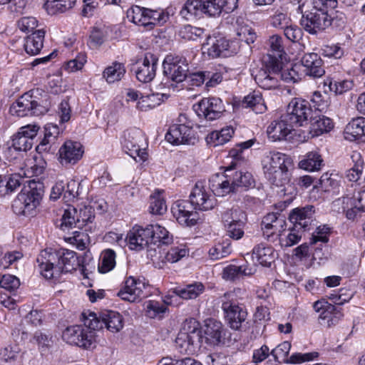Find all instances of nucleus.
Instances as JSON below:
<instances>
[{
  "instance_id": "obj_22",
  "label": "nucleus",
  "mask_w": 365,
  "mask_h": 365,
  "mask_svg": "<svg viewBox=\"0 0 365 365\" xmlns=\"http://www.w3.org/2000/svg\"><path fill=\"white\" fill-rule=\"evenodd\" d=\"M301 62L304 68V72L307 76L319 78L325 73L323 61L316 53H305Z\"/></svg>"
},
{
  "instance_id": "obj_24",
  "label": "nucleus",
  "mask_w": 365,
  "mask_h": 365,
  "mask_svg": "<svg viewBox=\"0 0 365 365\" xmlns=\"http://www.w3.org/2000/svg\"><path fill=\"white\" fill-rule=\"evenodd\" d=\"M351 159L353 165L346 171V178L349 181L356 182V185H361V187H364V163L361 153L357 151H354L351 155Z\"/></svg>"
},
{
  "instance_id": "obj_36",
  "label": "nucleus",
  "mask_w": 365,
  "mask_h": 365,
  "mask_svg": "<svg viewBox=\"0 0 365 365\" xmlns=\"http://www.w3.org/2000/svg\"><path fill=\"white\" fill-rule=\"evenodd\" d=\"M253 273L252 268H249L247 265L230 264L223 269L222 278L226 280L235 281L243 276H249Z\"/></svg>"
},
{
  "instance_id": "obj_57",
  "label": "nucleus",
  "mask_w": 365,
  "mask_h": 365,
  "mask_svg": "<svg viewBox=\"0 0 365 365\" xmlns=\"http://www.w3.org/2000/svg\"><path fill=\"white\" fill-rule=\"evenodd\" d=\"M236 34L238 43L239 41H244L247 44H250L255 42L256 39V34L253 29L247 25H239L236 29Z\"/></svg>"
},
{
  "instance_id": "obj_63",
  "label": "nucleus",
  "mask_w": 365,
  "mask_h": 365,
  "mask_svg": "<svg viewBox=\"0 0 365 365\" xmlns=\"http://www.w3.org/2000/svg\"><path fill=\"white\" fill-rule=\"evenodd\" d=\"M299 66L294 65L291 68H282L279 71V77L287 83L298 82L301 79V74L299 73Z\"/></svg>"
},
{
  "instance_id": "obj_41",
  "label": "nucleus",
  "mask_w": 365,
  "mask_h": 365,
  "mask_svg": "<svg viewBox=\"0 0 365 365\" xmlns=\"http://www.w3.org/2000/svg\"><path fill=\"white\" fill-rule=\"evenodd\" d=\"M182 18L190 20L202 14L201 0H187L180 11Z\"/></svg>"
},
{
  "instance_id": "obj_29",
  "label": "nucleus",
  "mask_w": 365,
  "mask_h": 365,
  "mask_svg": "<svg viewBox=\"0 0 365 365\" xmlns=\"http://www.w3.org/2000/svg\"><path fill=\"white\" fill-rule=\"evenodd\" d=\"M45 31L42 29L35 31L25 38L24 49L28 54L34 56L39 53L43 45Z\"/></svg>"
},
{
  "instance_id": "obj_28",
  "label": "nucleus",
  "mask_w": 365,
  "mask_h": 365,
  "mask_svg": "<svg viewBox=\"0 0 365 365\" xmlns=\"http://www.w3.org/2000/svg\"><path fill=\"white\" fill-rule=\"evenodd\" d=\"M59 134L60 129L56 125L52 123L46 125L43 138L36 146V151L41 153L51 150L56 144Z\"/></svg>"
},
{
  "instance_id": "obj_12",
  "label": "nucleus",
  "mask_w": 365,
  "mask_h": 365,
  "mask_svg": "<svg viewBox=\"0 0 365 365\" xmlns=\"http://www.w3.org/2000/svg\"><path fill=\"white\" fill-rule=\"evenodd\" d=\"M190 201L195 210L207 211L217 205V200L210 188L202 181L195 183L190 195Z\"/></svg>"
},
{
  "instance_id": "obj_25",
  "label": "nucleus",
  "mask_w": 365,
  "mask_h": 365,
  "mask_svg": "<svg viewBox=\"0 0 365 365\" xmlns=\"http://www.w3.org/2000/svg\"><path fill=\"white\" fill-rule=\"evenodd\" d=\"M83 150L78 142L68 140L59 149V155L62 164H75L82 157Z\"/></svg>"
},
{
  "instance_id": "obj_1",
  "label": "nucleus",
  "mask_w": 365,
  "mask_h": 365,
  "mask_svg": "<svg viewBox=\"0 0 365 365\" xmlns=\"http://www.w3.org/2000/svg\"><path fill=\"white\" fill-rule=\"evenodd\" d=\"M36 261L41 274L46 279L58 278L62 273L76 269L79 264L76 252L64 248L43 250Z\"/></svg>"
},
{
  "instance_id": "obj_10",
  "label": "nucleus",
  "mask_w": 365,
  "mask_h": 365,
  "mask_svg": "<svg viewBox=\"0 0 365 365\" xmlns=\"http://www.w3.org/2000/svg\"><path fill=\"white\" fill-rule=\"evenodd\" d=\"M84 326L74 325L67 327L63 332V339L68 344L84 349H89L96 342V331Z\"/></svg>"
},
{
  "instance_id": "obj_21",
  "label": "nucleus",
  "mask_w": 365,
  "mask_h": 365,
  "mask_svg": "<svg viewBox=\"0 0 365 365\" xmlns=\"http://www.w3.org/2000/svg\"><path fill=\"white\" fill-rule=\"evenodd\" d=\"M294 130V126L282 115L279 120L272 121L267 127L268 137L273 141L286 140Z\"/></svg>"
},
{
  "instance_id": "obj_49",
  "label": "nucleus",
  "mask_w": 365,
  "mask_h": 365,
  "mask_svg": "<svg viewBox=\"0 0 365 365\" xmlns=\"http://www.w3.org/2000/svg\"><path fill=\"white\" fill-rule=\"evenodd\" d=\"M223 225L246 222L245 213L238 207L227 209L222 213Z\"/></svg>"
},
{
  "instance_id": "obj_38",
  "label": "nucleus",
  "mask_w": 365,
  "mask_h": 365,
  "mask_svg": "<svg viewBox=\"0 0 365 365\" xmlns=\"http://www.w3.org/2000/svg\"><path fill=\"white\" fill-rule=\"evenodd\" d=\"M153 245H168L173 241V235L164 227L158 224L150 225Z\"/></svg>"
},
{
  "instance_id": "obj_11",
  "label": "nucleus",
  "mask_w": 365,
  "mask_h": 365,
  "mask_svg": "<svg viewBox=\"0 0 365 365\" xmlns=\"http://www.w3.org/2000/svg\"><path fill=\"white\" fill-rule=\"evenodd\" d=\"M239 49L240 45L237 41H230L224 37H209L202 46V53H207L212 58L229 57L237 53Z\"/></svg>"
},
{
  "instance_id": "obj_53",
  "label": "nucleus",
  "mask_w": 365,
  "mask_h": 365,
  "mask_svg": "<svg viewBox=\"0 0 365 365\" xmlns=\"http://www.w3.org/2000/svg\"><path fill=\"white\" fill-rule=\"evenodd\" d=\"M150 212L153 215H163L167 210V205L164 198L159 192L154 193L150 199Z\"/></svg>"
},
{
  "instance_id": "obj_3",
  "label": "nucleus",
  "mask_w": 365,
  "mask_h": 365,
  "mask_svg": "<svg viewBox=\"0 0 365 365\" xmlns=\"http://www.w3.org/2000/svg\"><path fill=\"white\" fill-rule=\"evenodd\" d=\"M202 340L199 323L194 319H187L175 339L176 349L181 354H194L200 350Z\"/></svg>"
},
{
  "instance_id": "obj_13",
  "label": "nucleus",
  "mask_w": 365,
  "mask_h": 365,
  "mask_svg": "<svg viewBox=\"0 0 365 365\" xmlns=\"http://www.w3.org/2000/svg\"><path fill=\"white\" fill-rule=\"evenodd\" d=\"M163 67L164 75L174 82H182L187 77L188 63L182 56L167 55L163 62Z\"/></svg>"
},
{
  "instance_id": "obj_37",
  "label": "nucleus",
  "mask_w": 365,
  "mask_h": 365,
  "mask_svg": "<svg viewBox=\"0 0 365 365\" xmlns=\"http://www.w3.org/2000/svg\"><path fill=\"white\" fill-rule=\"evenodd\" d=\"M125 73V68L123 63L115 61L112 65L105 68L103 76L108 83H113L122 79Z\"/></svg>"
},
{
  "instance_id": "obj_46",
  "label": "nucleus",
  "mask_w": 365,
  "mask_h": 365,
  "mask_svg": "<svg viewBox=\"0 0 365 365\" xmlns=\"http://www.w3.org/2000/svg\"><path fill=\"white\" fill-rule=\"evenodd\" d=\"M297 227L282 232L279 238L281 247H288L297 244L302 239V232L297 230Z\"/></svg>"
},
{
  "instance_id": "obj_31",
  "label": "nucleus",
  "mask_w": 365,
  "mask_h": 365,
  "mask_svg": "<svg viewBox=\"0 0 365 365\" xmlns=\"http://www.w3.org/2000/svg\"><path fill=\"white\" fill-rule=\"evenodd\" d=\"M365 135V118L352 119L344 129L345 139L353 141Z\"/></svg>"
},
{
  "instance_id": "obj_40",
  "label": "nucleus",
  "mask_w": 365,
  "mask_h": 365,
  "mask_svg": "<svg viewBox=\"0 0 365 365\" xmlns=\"http://www.w3.org/2000/svg\"><path fill=\"white\" fill-rule=\"evenodd\" d=\"M323 160L321 155L317 151H312L308 153L303 160H302L299 166L300 168L308 170L315 171L321 169Z\"/></svg>"
},
{
  "instance_id": "obj_64",
  "label": "nucleus",
  "mask_w": 365,
  "mask_h": 365,
  "mask_svg": "<svg viewBox=\"0 0 365 365\" xmlns=\"http://www.w3.org/2000/svg\"><path fill=\"white\" fill-rule=\"evenodd\" d=\"M11 146L17 151H27L33 146L32 139L26 138L17 133L12 139Z\"/></svg>"
},
{
  "instance_id": "obj_18",
  "label": "nucleus",
  "mask_w": 365,
  "mask_h": 365,
  "mask_svg": "<svg viewBox=\"0 0 365 365\" xmlns=\"http://www.w3.org/2000/svg\"><path fill=\"white\" fill-rule=\"evenodd\" d=\"M150 226L135 225L127 234L126 240L130 250H142L153 245Z\"/></svg>"
},
{
  "instance_id": "obj_9",
  "label": "nucleus",
  "mask_w": 365,
  "mask_h": 365,
  "mask_svg": "<svg viewBox=\"0 0 365 365\" xmlns=\"http://www.w3.org/2000/svg\"><path fill=\"white\" fill-rule=\"evenodd\" d=\"M332 18L324 8H315L305 11L300 20L301 26L310 34H317L328 28Z\"/></svg>"
},
{
  "instance_id": "obj_45",
  "label": "nucleus",
  "mask_w": 365,
  "mask_h": 365,
  "mask_svg": "<svg viewBox=\"0 0 365 365\" xmlns=\"http://www.w3.org/2000/svg\"><path fill=\"white\" fill-rule=\"evenodd\" d=\"M266 178L277 187L283 186L289 180L288 165L273 170L265 175Z\"/></svg>"
},
{
  "instance_id": "obj_32",
  "label": "nucleus",
  "mask_w": 365,
  "mask_h": 365,
  "mask_svg": "<svg viewBox=\"0 0 365 365\" xmlns=\"http://www.w3.org/2000/svg\"><path fill=\"white\" fill-rule=\"evenodd\" d=\"M205 285L202 282H195L184 287L175 288L173 293L183 299L188 300L196 299L205 292Z\"/></svg>"
},
{
  "instance_id": "obj_2",
  "label": "nucleus",
  "mask_w": 365,
  "mask_h": 365,
  "mask_svg": "<svg viewBox=\"0 0 365 365\" xmlns=\"http://www.w3.org/2000/svg\"><path fill=\"white\" fill-rule=\"evenodd\" d=\"M47 97L46 93L41 96L38 89L31 90L13 103L9 112L17 117L43 115L49 109L50 103Z\"/></svg>"
},
{
  "instance_id": "obj_52",
  "label": "nucleus",
  "mask_w": 365,
  "mask_h": 365,
  "mask_svg": "<svg viewBox=\"0 0 365 365\" xmlns=\"http://www.w3.org/2000/svg\"><path fill=\"white\" fill-rule=\"evenodd\" d=\"M232 183L235 190L240 187L250 188L255 185V180L249 172H235L232 173Z\"/></svg>"
},
{
  "instance_id": "obj_56",
  "label": "nucleus",
  "mask_w": 365,
  "mask_h": 365,
  "mask_svg": "<svg viewBox=\"0 0 365 365\" xmlns=\"http://www.w3.org/2000/svg\"><path fill=\"white\" fill-rule=\"evenodd\" d=\"M179 36L185 40L196 41L198 38L202 36L204 29L191 25H185L179 31Z\"/></svg>"
},
{
  "instance_id": "obj_61",
  "label": "nucleus",
  "mask_w": 365,
  "mask_h": 365,
  "mask_svg": "<svg viewBox=\"0 0 365 365\" xmlns=\"http://www.w3.org/2000/svg\"><path fill=\"white\" fill-rule=\"evenodd\" d=\"M187 255L188 250L185 248V246L180 245L179 246L172 247L168 251L165 255V259L170 263H175Z\"/></svg>"
},
{
  "instance_id": "obj_4",
  "label": "nucleus",
  "mask_w": 365,
  "mask_h": 365,
  "mask_svg": "<svg viewBox=\"0 0 365 365\" xmlns=\"http://www.w3.org/2000/svg\"><path fill=\"white\" fill-rule=\"evenodd\" d=\"M282 61L267 53L262 60V67L254 71L252 76L256 83L263 89H273L279 86Z\"/></svg>"
},
{
  "instance_id": "obj_26",
  "label": "nucleus",
  "mask_w": 365,
  "mask_h": 365,
  "mask_svg": "<svg viewBox=\"0 0 365 365\" xmlns=\"http://www.w3.org/2000/svg\"><path fill=\"white\" fill-rule=\"evenodd\" d=\"M314 212L313 205L297 207L291 211L289 218L294 227L299 226L300 228L306 229L312 221Z\"/></svg>"
},
{
  "instance_id": "obj_15",
  "label": "nucleus",
  "mask_w": 365,
  "mask_h": 365,
  "mask_svg": "<svg viewBox=\"0 0 365 365\" xmlns=\"http://www.w3.org/2000/svg\"><path fill=\"white\" fill-rule=\"evenodd\" d=\"M312 113V109L307 101L294 98L289 103L287 113L284 114L285 119H287L294 126H302L307 122Z\"/></svg>"
},
{
  "instance_id": "obj_27",
  "label": "nucleus",
  "mask_w": 365,
  "mask_h": 365,
  "mask_svg": "<svg viewBox=\"0 0 365 365\" xmlns=\"http://www.w3.org/2000/svg\"><path fill=\"white\" fill-rule=\"evenodd\" d=\"M262 168L264 175L278 170L290 164L289 158L284 154L279 152H270L266 155L262 161Z\"/></svg>"
},
{
  "instance_id": "obj_42",
  "label": "nucleus",
  "mask_w": 365,
  "mask_h": 365,
  "mask_svg": "<svg viewBox=\"0 0 365 365\" xmlns=\"http://www.w3.org/2000/svg\"><path fill=\"white\" fill-rule=\"evenodd\" d=\"M168 96L163 93H152L145 96H141L137 103V108L140 110H146L159 106L163 98Z\"/></svg>"
},
{
  "instance_id": "obj_19",
  "label": "nucleus",
  "mask_w": 365,
  "mask_h": 365,
  "mask_svg": "<svg viewBox=\"0 0 365 365\" xmlns=\"http://www.w3.org/2000/svg\"><path fill=\"white\" fill-rule=\"evenodd\" d=\"M147 285L139 279L133 277H128L125 286L117 294L124 301L134 302L146 297L148 294L145 292Z\"/></svg>"
},
{
  "instance_id": "obj_39",
  "label": "nucleus",
  "mask_w": 365,
  "mask_h": 365,
  "mask_svg": "<svg viewBox=\"0 0 365 365\" xmlns=\"http://www.w3.org/2000/svg\"><path fill=\"white\" fill-rule=\"evenodd\" d=\"M76 0H46L44 8L51 15L63 13L71 9Z\"/></svg>"
},
{
  "instance_id": "obj_5",
  "label": "nucleus",
  "mask_w": 365,
  "mask_h": 365,
  "mask_svg": "<svg viewBox=\"0 0 365 365\" xmlns=\"http://www.w3.org/2000/svg\"><path fill=\"white\" fill-rule=\"evenodd\" d=\"M29 187H24L12 203L13 211L18 215H31L40 203L42 192L35 181L29 180Z\"/></svg>"
},
{
  "instance_id": "obj_50",
  "label": "nucleus",
  "mask_w": 365,
  "mask_h": 365,
  "mask_svg": "<svg viewBox=\"0 0 365 365\" xmlns=\"http://www.w3.org/2000/svg\"><path fill=\"white\" fill-rule=\"evenodd\" d=\"M115 265V253L112 250H104L101 255L98 270L101 273H106L114 268Z\"/></svg>"
},
{
  "instance_id": "obj_43",
  "label": "nucleus",
  "mask_w": 365,
  "mask_h": 365,
  "mask_svg": "<svg viewBox=\"0 0 365 365\" xmlns=\"http://www.w3.org/2000/svg\"><path fill=\"white\" fill-rule=\"evenodd\" d=\"M286 221H277L276 225L262 227L264 237L270 242H274L279 240L282 232L284 231Z\"/></svg>"
},
{
  "instance_id": "obj_62",
  "label": "nucleus",
  "mask_w": 365,
  "mask_h": 365,
  "mask_svg": "<svg viewBox=\"0 0 365 365\" xmlns=\"http://www.w3.org/2000/svg\"><path fill=\"white\" fill-rule=\"evenodd\" d=\"M310 101L312 106L319 111H324L329 104L327 93L322 94L319 91H314L311 96Z\"/></svg>"
},
{
  "instance_id": "obj_34",
  "label": "nucleus",
  "mask_w": 365,
  "mask_h": 365,
  "mask_svg": "<svg viewBox=\"0 0 365 365\" xmlns=\"http://www.w3.org/2000/svg\"><path fill=\"white\" fill-rule=\"evenodd\" d=\"M333 128V123L329 118L324 115L311 117L310 133L312 136H319L324 133L330 131Z\"/></svg>"
},
{
  "instance_id": "obj_7",
  "label": "nucleus",
  "mask_w": 365,
  "mask_h": 365,
  "mask_svg": "<svg viewBox=\"0 0 365 365\" xmlns=\"http://www.w3.org/2000/svg\"><path fill=\"white\" fill-rule=\"evenodd\" d=\"M82 320L88 327L95 331L106 326L108 330L115 333L118 332L123 327V317L114 311L103 312L101 320L93 312H90L88 315L86 313H82Z\"/></svg>"
},
{
  "instance_id": "obj_33",
  "label": "nucleus",
  "mask_w": 365,
  "mask_h": 365,
  "mask_svg": "<svg viewBox=\"0 0 365 365\" xmlns=\"http://www.w3.org/2000/svg\"><path fill=\"white\" fill-rule=\"evenodd\" d=\"M252 255L257 262L264 267H270L274 261V250L271 246L259 244L255 247Z\"/></svg>"
},
{
  "instance_id": "obj_17",
  "label": "nucleus",
  "mask_w": 365,
  "mask_h": 365,
  "mask_svg": "<svg viewBox=\"0 0 365 365\" xmlns=\"http://www.w3.org/2000/svg\"><path fill=\"white\" fill-rule=\"evenodd\" d=\"M193 210L195 208L190 200H178L171 207L174 217L180 225L186 227L195 225L199 220L198 213Z\"/></svg>"
},
{
  "instance_id": "obj_6",
  "label": "nucleus",
  "mask_w": 365,
  "mask_h": 365,
  "mask_svg": "<svg viewBox=\"0 0 365 365\" xmlns=\"http://www.w3.org/2000/svg\"><path fill=\"white\" fill-rule=\"evenodd\" d=\"M222 309L225 320L230 329L235 331L246 329L247 312L243 304L229 300L228 295L225 294L222 299Z\"/></svg>"
},
{
  "instance_id": "obj_23",
  "label": "nucleus",
  "mask_w": 365,
  "mask_h": 365,
  "mask_svg": "<svg viewBox=\"0 0 365 365\" xmlns=\"http://www.w3.org/2000/svg\"><path fill=\"white\" fill-rule=\"evenodd\" d=\"M227 330L223 324L218 321L209 319L207 322L205 329L206 341L211 345L224 344Z\"/></svg>"
},
{
  "instance_id": "obj_20",
  "label": "nucleus",
  "mask_w": 365,
  "mask_h": 365,
  "mask_svg": "<svg viewBox=\"0 0 365 365\" xmlns=\"http://www.w3.org/2000/svg\"><path fill=\"white\" fill-rule=\"evenodd\" d=\"M158 59L152 53H147L143 63L135 71L137 79L143 83L151 81L155 76Z\"/></svg>"
},
{
  "instance_id": "obj_35",
  "label": "nucleus",
  "mask_w": 365,
  "mask_h": 365,
  "mask_svg": "<svg viewBox=\"0 0 365 365\" xmlns=\"http://www.w3.org/2000/svg\"><path fill=\"white\" fill-rule=\"evenodd\" d=\"M234 134V129L231 126H227L220 130H214L207 137L208 144L213 147L223 145L228 142Z\"/></svg>"
},
{
  "instance_id": "obj_51",
  "label": "nucleus",
  "mask_w": 365,
  "mask_h": 365,
  "mask_svg": "<svg viewBox=\"0 0 365 365\" xmlns=\"http://www.w3.org/2000/svg\"><path fill=\"white\" fill-rule=\"evenodd\" d=\"M146 9L139 6H133L128 9L126 17L129 21L139 26H145Z\"/></svg>"
},
{
  "instance_id": "obj_14",
  "label": "nucleus",
  "mask_w": 365,
  "mask_h": 365,
  "mask_svg": "<svg viewBox=\"0 0 365 365\" xmlns=\"http://www.w3.org/2000/svg\"><path fill=\"white\" fill-rule=\"evenodd\" d=\"M184 115H180L179 121L181 123L172 125L165 135L168 142L173 145L189 144L194 145L197 142L195 131L190 125L182 123Z\"/></svg>"
},
{
  "instance_id": "obj_55",
  "label": "nucleus",
  "mask_w": 365,
  "mask_h": 365,
  "mask_svg": "<svg viewBox=\"0 0 365 365\" xmlns=\"http://www.w3.org/2000/svg\"><path fill=\"white\" fill-rule=\"evenodd\" d=\"M86 55L83 53H78L74 58L66 61L63 68L68 73L76 72L83 68L87 61Z\"/></svg>"
},
{
  "instance_id": "obj_8",
  "label": "nucleus",
  "mask_w": 365,
  "mask_h": 365,
  "mask_svg": "<svg viewBox=\"0 0 365 365\" xmlns=\"http://www.w3.org/2000/svg\"><path fill=\"white\" fill-rule=\"evenodd\" d=\"M145 138L143 131L138 128H132L124 133L123 146L125 151L136 162H145L148 154L145 148Z\"/></svg>"
},
{
  "instance_id": "obj_16",
  "label": "nucleus",
  "mask_w": 365,
  "mask_h": 365,
  "mask_svg": "<svg viewBox=\"0 0 365 365\" xmlns=\"http://www.w3.org/2000/svg\"><path fill=\"white\" fill-rule=\"evenodd\" d=\"M193 109L200 118L213 120L220 117L225 110L222 101L219 98L212 97L202 99L193 106Z\"/></svg>"
},
{
  "instance_id": "obj_60",
  "label": "nucleus",
  "mask_w": 365,
  "mask_h": 365,
  "mask_svg": "<svg viewBox=\"0 0 365 365\" xmlns=\"http://www.w3.org/2000/svg\"><path fill=\"white\" fill-rule=\"evenodd\" d=\"M290 349L291 344L289 341H284L272 349L271 354L276 361L279 363L287 362Z\"/></svg>"
},
{
  "instance_id": "obj_44",
  "label": "nucleus",
  "mask_w": 365,
  "mask_h": 365,
  "mask_svg": "<svg viewBox=\"0 0 365 365\" xmlns=\"http://www.w3.org/2000/svg\"><path fill=\"white\" fill-rule=\"evenodd\" d=\"M202 14L209 16H219L222 11L225 13L224 3L222 0H201Z\"/></svg>"
},
{
  "instance_id": "obj_54",
  "label": "nucleus",
  "mask_w": 365,
  "mask_h": 365,
  "mask_svg": "<svg viewBox=\"0 0 365 365\" xmlns=\"http://www.w3.org/2000/svg\"><path fill=\"white\" fill-rule=\"evenodd\" d=\"M232 252L230 242L225 241L222 243H218L209 250V255L212 259L216 260L228 256Z\"/></svg>"
},
{
  "instance_id": "obj_47",
  "label": "nucleus",
  "mask_w": 365,
  "mask_h": 365,
  "mask_svg": "<svg viewBox=\"0 0 365 365\" xmlns=\"http://www.w3.org/2000/svg\"><path fill=\"white\" fill-rule=\"evenodd\" d=\"M242 104L246 108H251L256 113H262L267 110V106L262 96L250 94L244 98Z\"/></svg>"
},
{
  "instance_id": "obj_30",
  "label": "nucleus",
  "mask_w": 365,
  "mask_h": 365,
  "mask_svg": "<svg viewBox=\"0 0 365 365\" xmlns=\"http://www.w3.org/2000/svg\"><path fill=\"white\" fill-rule=\"evenodd\" d=\"M342 205L343 212L345 213L347 220L356 221L362 216L365 210L361 209V207L356 202L354 199H351L349 195L344 196L337 200Z\"/></svg>"
},
{
  "instance_id": "obj_48",
  "label": "nucleus",
  "mask_w": 365,
  "mask_h": 365,
  "mask_svg": "<svg viewBox=\"0 0 365 365\" xmlns=\"http://www.w3.org/2000/svg\"><path fill=\"white\" fill-rule=\"evenodd\" d=\"M76 213V210L75 208L68 209L64 211L60 225V228L63 231H69L71 229L76 227L78 228H81L80 219H75Z\"/></svg>"
},
{
  "instance_id": "obj_58",
  "label": "nucleus",
  "mask_w": 365,
  "mask_h": 365,
  "mask_svg": "<svg viewBox=\"0 0 365 365\" xmlns=\"http://www.w3.org/2000/svg\"><path fill=\"white\" fill-rule=\"evenodd\" d=\"M232 171L231 168H228L226 169L225 174H220V178L223 181L222 190H220V196L235 192V187L232 183Z\"/></svg>"
},
{
  "instance_id": "obj_59",
  "label": "nucleus",
  "mask_w": 365,
  "mask_h": 365,
  "mask_svg": "<svg viewBox=\"0 0 365 365\" xmlns=\"http://www.w3.org/2000/svg\"><path fill=\"white\" fill-rule=\"evenodd\" d=\"M24 176H27L26 171H23L22 173H14L5 180V185L3 180L1 181V183L2 186L6 187L7 192H11L23 183Z\"/></svg>"
}]
</instances>
